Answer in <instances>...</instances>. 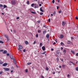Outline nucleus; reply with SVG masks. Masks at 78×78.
Masks as SVG:
<instances>
[{"mask_svg": "<svg viewBox=\"0 0 78 78\" xmlns=\"http://www.w3.org/2000/svg\"><path fill=\"white\" fill-rule=\"evenodd\" d=\"M5 36L6 38H7V40L8 41H9V38L7 35H5Z\"/></svg>", "mask_w": 78, "mask_h": 78, "instance_id": "1", "label": "nucleus"}, {"mask_svg": "<svg viewBox=\"0 0 78 78\" xmlns=\"http://www.w3.org/2000/svg\"><path fill=\"white\" fill-rule=\"evenodd\" d=\"M11 3L12 5H16V1L15 0L11 1Z\"/></svg>", "mask_w": 78, "mask_h": 78, "instance_id": "2", "label": "nucleus"}, {"mask_svg": "<svg viewBox=\"0 0 78 78\" xmlns=\"http://www.w3.org/2000/svg\"><path fill=\"white\" fill-rule=\"evenodd\" d=\"M4 69L5 71H9V68H4Z\"/></svg>", "mask_w": 78, "mask_h": 78, "instance_id": "3", "label": "nucleus"}, {"mask_svg": "<svg viewBox=\"0 0 78 78\" xmlns=\"http://www.w3.org/2000/svg\"><path fill=\"white\" fill-rule=\"evenodd\" d=\"M66 22H64V21L62 22V26H64V25H66Z\"/></svg>", "mask_w": 78, "mask_h": 78, "instance_id": "4", "label": "nucleus"}, {"mask_svg": "<svg viewBox=\"0 0 78 78\" xmlns=\"http://www.w3.org/2000/svg\"><path fill=\"white\" fill-rule=\"evenodd\" d=\"M59 37L60 38H61V39H62V38H63V37H64V35L61 34L60 35Z\"/></svg>", "mask_w": 78, "mask_h": 78, "instance_id": "5", "label": "nucleus"}, {"mask_svg": "<svg viewBox=\"0 0 78 78\" xmlns=\"http://www.w3.org/2000/svg\"><path fill=\"white\" fill-rule=\"evenodd\" d=\"M19 49H22V48H23L22 46L21 45H19Z\"/></svg>", "mask_w": 78, "mask_h": 78, "instance_id": "6", "label": "nucleus"}, {"mask_svg": "<svg viewBox=\"0 0 78 78\" xmlns=\"http://www.w3.org/2000/svg\"><path fill=\"white\" fill-rule=\"evenodd\" d=\"M42 48L43 50V51H44V50H45V47L44 46H43L42 47Z\"/></svg>", "mask_w": 78, "mask_h": 78, "instance_id": "7", "label": "nucleus"}, {"mask_svg": "<svg viewBox=\"0 0 78 78\" xmlns=\"http://www.w3.org/2000/svg\"><path fill=\"white\" fill-rule=\"evenodd\" d=\"M7 65H8V63H5L3 64L2 66H7Z\"/></svg>", "mask_w": 78, "mask_h": 78, "instance_id": "8", "label": "nucleus"}, {"mask_svg": "<svg viewBox=\"0 0 78 78\" xmlns=\"http://www.w3.org/2000/svg\"><path fill=\"white\" fill-rule=\"evenodd\" d=\"M34 8H38V5H37V4H35Z\"/></svg>", "mask_w": 78, "mask_h": 78, "instance_id": "9", "label": "nucleus"}, {"mask_svg": "<svg viewBox=\"0 0 78 78\" xmlns=\"http://www.w3.org/2000/svg\"><path fill=\"white\" fill-rule=\"evenodd\" d=\"M63 53H64L63 55H66V50L65 49L64 50Z\"/></svg>", "mask_w": 78, "mask_h": 78, "instance_id": "10", "label": "nucleus"}, {"mask_svg": "<svg viewBox=\"0 0 78 78\" xmlns=\"http://www.w3.org/2000/svg\"><path fill=\"white\" fill-rule=\"evenodd\" d=\"M3 54H5L6 53H7V51H6V50L4 51L3 52Z\"/></svg>", "mask_w": 78, "mask_h": 78, "instance_id": "11", "label": "nucleus"}, {"mask_svg": "<svg viewBox=\"0 0 78 78\" xmlns=\"http://www.w3.org/2000/svg\"><path fill=\"white\" fill-rule=\"evenodd\" d=\"M10 57L12 59H13V56H12V55H10Z\"/></svg>", "mask_w": 78, "mask_h": 78, "instance_id": "12", "label": "nucleus"}, {"mask_svg": "<svg viewBox=\"0 0 78 78\" xmlns=\"http://www.w3.org/2000/svg\"><path fill=\"white\" fill-rule=\"evenodd\" d=\"M38 3L39 4V3H41V4H43V2H40V1H38Z\"/></svg>", "mask_w": 78, "mask_h": 78, "instance_id": "13", "label": "nucleus"}, {"mask_svg": "<svg viewBox=\"0 0 78 78\" xmlns=\"http://www.w3.org/2000/svg\"><path fill=\"white\" fill-rule=\"evenodd\" d=\"M25 43L26 44V45H28V41H25Z\"/></svg>", "mask_w": 78, "mask_h": 78, "instance_id": "14", "label": "nucleus"}, {"mask_svg": "<svg viewBox=\"0 0 78 78\" xmlns=\"http://www.w3.org/2000/svg\"><path fill=\"white\" fill-rule=\"evenodd\" d=\"M30 12H31V13H32V14H36V12H33L32 11H30Z\"/></svg>", "mask_w": 78, "mask_h": 78, "instance_id": "15", "label": "nucleus"}, {"mask_svg": "<svg viewBox=\"0 0 78 78\" xmlns=\"http://www.w3.org/2000/svg\"><path fill=\"white\" fill-rule=\"evenodd\" d=\"M40 10L41 11V12H44V10H42V8H41L40 9Z\"/></svg>", "mask_w": 78, "mask_h": 78, "instance_id": "16", "label": "nucleus"}, {"mask_svg": "<svg viewBox=\"0 0 78 78\" xmlns=\"http://www.w3.org/2000/svg\"><path fill=\"white\" fill-rule=\"evenodd\" d=\"M27 66H28V65H30V64H31V62H28L27 64Z\"/></svg>", "mask_w": 78, "mask_h": 78, "instance_id": "17", "label": "nucleus"}, {"mask_svg": "<svg viewBox=\"0 0 78 78\" xmlns=\"http://www.w3.org/2000/svg\"><path fill=\"white\" fill-rule=\"evenodd\" d=\"M71 53H73V54L75 55V52H74V51L71 50Z\"/></svg>", "mask_w": 78, "mask_h": 78, "instance_id": "18", "label": "nucleus"}, {"mask_svg": "<svg viewBox=\"0 0 78 78\" xmlns=\"http://www.w3.org/2000/svg\"><path fill=\"white\" fill-rule=\"evenodd\" d=\"M8 8V7H7V6H6V5H4L3 9H4V8Z\"/></svg>", "mask_w": 78, "mask_h": 78, "instance_id": "19", "label": "nucleus"}, {"mask_svg": "<svg viewBox=\"0 0 78 78\" xmlns=\"http://www.w3.org/2000/svg\"><path fill=\"white\" fill-rule=\"evenodd\" d=\"M62 12V10H61V9H60L59 11H58V12L59 13H61Z\"/></svg>", "mask_w": 78, "mask_h": 78, "instance_id": "20", "label": "nucleus"}, {"mask_svg": "<svg viewBox=\"0 0 78 78\" xmlns=\"http://www.w3.org/2000/svg\"><path fill=\"white\" fill-rule=\"evenodd\" d=\"M28 70L27 69L25 70V72L26 73H27V72H28Z\"/></svg>", "mask_w": 78, "mask_h": 78, "instance_id": "21", "label": "nucleus"}, {"mask_svg": "<svg viewBox=\"0 0 78 78\" xmlns=\"http://www.w3.org/2000/svg\"><path fill=\"white\" fill-rule=\"evenodd\" d=\"M46 37H47V38H49V34H48L46 35Z\"/></svg>", "mask_w": 78, "mask_h": 78, "instance_id": "22", "label": "nucleus"}, {"mask_svg": "<svg viewBox=\"0 0 78 78\" xmlns=\"http://www.w3.org/2000/svg\"><path fill=\"white\" fill-rule=\"evenodd\" d=\"M61 45H64V43L62 42H61Z\"/></svg>", "mask_w": 78, "mask_h": 78, "instance_id": "23", "label": "nucleus"}, {"mask_svg": "<svg viewBox=\"0 0 78 78\" xmlns=\"http://www.w3.org/2000/svg\"><path fill=\"white\" fill-rule=\"evenodd\" d=\"M3 64V62L1 61V60L0 61V64Z\"/></svg>", "mask_w": 78, "mask_h": 78, "instance_id": "24", "label": "nucleus"}, {"mask_svg": "<svg viewBox=\"0 0 78 78\" xmlns=\"http://www.w3.org/2000/svg\"><path fill=\"white\" fill-rule=\"evenodd\" d=\"M45 33H46V31H44L43 32V34H45Z\"/></svg>", "mask_w": 78, "mask_h": 78, "instance_id": "25", "label": "nucleus"}, {"mask_svg": "<svg viewBox=\"0 0 78 78\" xmlns=\"http://www.w3.org/2000/svg\"><path fill=\"white\" fill-rule=\"evenodd\" d=\"M65 65H63L62 66V67L63 69H65Z\"/></svg>", "mask_w": 78, "mask_h": 78, "instance_id": "26", "label": "nucleus"}, {"mask_svg": "<svg viewBox=\"0 0 78 78\" xmlns=\"http://www.w3.org/2000/svg\"><path fill=\"white\" fill-rule=\"evenodd\" d=\"M31 6H32V7H34V3L32 4H31Z\"/></svg>", "mask_w": 78, "mask_h": 78, "instance_id": "27", "label": "nucleus"}, {"mask_svg": "<svg viewBox=\"0 0 78 78\" xmlns=\"http://www.w3.org/2000/svg\"><path fill=\"white\" fill-rule=\"evenodd\" d=\"M37 32L38 33H41V30H37Z\"/></svg>", "mask_w": 78, "mask_h": 78, "instance_id": "28", "label": "nucleus"}, {"mask_svg": "<svg viewBox=\"0 0 78 78\" xmlns=\"http://www.w3.org/2000/svg\"><path fill=\"white\" fill-rule=\"evenodd\" d=\"M76 70L77 71H78V67H76Z\"/></svg>", "mask_w": 78, "mask_h": 78, "instance_id": "29", "label": "nucleus"}, {"mask_svg": "<svg viewBox=\"0 0 78 78\" xmlns=\"http://www.w3.org/2000/svg\"><path fill=\"white\" fill-rule=\"evenodd\" d=\"M70 63H71L73 65H75V63H74L70 61Z\"/></svg>", "mask_w": 78, "mask_h": 78, "instance_id": "30", "label": "nucleus"}, {"mask_svg": "<svg viewBox=\"0 0 78 78\" xmlns=\"http://www.w3.org/2000/svg\"><path fill=\"white\" fill-rule=\"evenodd\" d=\"M40 47H42V43H41L40 44Z\"/></svg>", "mask_w": 78, "mask_h": 78, "instance_id": "31", "label": "nucleus"}, {"mask_svg": "<svg viewBox=\"0 0 78 78\" xmlns=\"http://www.w3.org/2000/svg\"><path fill=\"white\" fill-rule=\"evenodd\" d=\"M46 53V51L44 52L42 54V55H45V53Z\"/></svg>", "mask_w": 78, "mask_h": 78, "instance_id": "32", "label": "nucleus"}, {"mask_svg": "<svg viewBox=\"0 0 78 78\" xmlns=\"http://www.w3.org/2000/svg\"><path fill=\"white\" fill-rule=\"evenodd\" d=\"M46 70H48V67H46Z\"/></svg>", "mask_w": 78, "mask_h": 78, "instance_id": "33", "label": "nucleus"}, {"mask_svg": "<svg viewBox=\"0 0 78 78\" xmlns=\"http://www.w3.org/2000/svg\"><path fill=\"white\" fill-rule=\"evenodd\" d=\"M27 5H29L30 4V2H29V1H28L27 2Z\"/></svg>", "mask_w": 78, "mask_h": 78, "instance_id": "34", "label": "nucleus"}, {"mask_svg": "<svg viewBox=\"0 0 78 78\" xmlns=\"http://www.w3.org/2000/svg\"><path fill=\"white\" fill-rule=\"evenodd\" d=\"M0 43H1V44H3L4 42L2 41H0Z\"/></svg>", "mask_w": 78, "mask_h": 78, "instance_id": "35", "label": "nucleus"}, {"mask_svg": "<svg viewBox=\"0 0 78 78\" xmlns=\"http://www.w3.org/2000/svg\"><path fill=\"white\" fill-rule=\"evenodd\" d=\"M53 14L54 15H55V14H56V12L54 11L53 13Z\"/></svg>", "mask_w": 78, "mask_h": 78, "instance_id": "36", "label": "nucleus"}, {"mask_svg": "<svg viewBox=\"0 0 78 78\" xmlns=\"http://www.w3.org/2000/svg\"><path fill=\"white\" fill-rule=\"evenodd\" d=\"M68 44H70V41H68Z\"/></svg>", "mask_w": 78, "mask_h": 78, "instance_id": "37", "label": "nucleus"}, {"mask_svg": "<svg viewBox=\"0 0 78 78\" xmlns=\"http://www.w3.org/2000/svg\"><path fill=\"white\" fill-rule=\"evenodd\" d=\"M14 61V64H16V60H14V61Z\"/></svg>", "mask_w": 78, "mask_h": 78, "instance_id": "38", "label": "nucleus"}, {"mask_svg": "<svg viewBox=\"0 0 78 78\" xmlns=\"http://www.w3.org/2000/svg\"><path fill=\"white\" fill-rule=\"evenodd\" d=\"M2 51H3V50L2 49V50H0V52H2Z\"/></svg>", "mask_w": 78, "mask_h": 78, "instance_id": "39", "label": "nucleus"}, {"mask_svg": "<svg viewBox=\"0 0 78 78\" xmlns=\"http://www.w3.org/2000/svg\"><path fill=\"white\" fill-rule=\"evenodd\" d=\"M75 19H77V20H78V17H77V16H76Z\"/></svg>", "mask_w": 78, "mask_h": 78, "instance_id": "40", "label": "nucleus"}, {"mask_svg": "<svg viewBox=\"0 0 78 78\" xmlns=\"http://www.w3.org/2000/svg\"><path fill=\"white\" fill-rule=\"evenodd\" d=\"M60 60H61V61H62V62H64L63 61V59L60 58Z\"/></svg>", "mask_w": 78, "mask_h": 78, "instance_id": "41", "label": "nucleus"}, {"mask_svg": "<svg viewBox=\"0 0 78 78\" xmlns=\"http://www.w3.org/2000/svg\"><path fill=\"white\" fill-rule=\"evenodd\" d=\"M18 50H19L20 51H22V50L20 49H19V48H18Z\"/></svg>", "mask_w": 78, "mask_h": 78, "instance_id": "42", "label": "nucleus"}, {"mask_svg": "<svg viewBox=\"0 0 78 78\" xmlns=\"http://www.w3.org/2000/svg\"><path fill=\"white\" fill-rule=\"evenodd\" d=\"M40 15H42L43 14V13H42V12H41L40 13Z\"/></svg>", "mask_w": 78, "mask_h": 78, "instance_id": "43", "label": "nucleus"}, {"mask_svg": "<svg viewBox=\"0 0 78 78\" xmlns=\"http://www.w3.org/2000/svg\"><path fill=\"white\" fill-rule=\"evenodd\" d=\"M57 60V62H58V61H59V58H57L56 59Z\"/></svg>", "mask_w": 78, "mask_h": 78, "instance_id": "44", "label": "nucleus"}, {"mask_svg": "<svg viewBox=\"0 0 78 78\" xmlns=\"http://www.w3.org/2000/svg\"><path fill=\"white\" fill-rule=\"evenodd\" d=\"M37 23H41V21H37Z\"/></svg>", "mask_w": 78, "mask_h": 78, "instance_id": "45", "label": "nucleus"}, {"mask_svg": "<svg viewBox=\"0 0 78 78\" xmlns=\"http://www.w3.org/2000/svg\"><path fill=\"white\" fill-rule=\"evenodd\" d=\"M3 6V5L2 4H0V7H2Z\"/></svg>", "mask_w": 78, "mask_h": 78, "instance_id": "46", "label": "nucleus"}, {"mask_svg": "<svg viewBox=\"0 0 78 78\" xmlns=\"http://www.w3.org/2000/svg\"><path fill=\"white\" fill-rule=\"evenodd\" d=\"M67 76L68 78H69L70 76L69 74H68V75H67Z\"/></svg>", "mask_w": 78, "mask_h": 78, "instance_id": "47", "label": "nucleus"}, {"mask_svg": "<svg viewBox=\"0 0 78 78\" xmlns=\"http://www.w3.org/2000/svg\"><path fill=\"white\" fill-rule=\"evenodd\" d=\"M36 37H38V34H37L36 35Z\"/></svg>", "mask_w": 78, "mask_h": 78, "instance_id": "48", "label": "nucleus"}, {"mask_svg": "<svg viewBox=\"0 0 78 78\" xmlns=\"http://www.w3.org/2000/svg\"><path fill=\"white\" fill-rule=\"evenodd\" d=\"M23 52H25V51H26V50L25 49H24L23 50Z\"/></svg>", "mask_w": 78, "mask_h": 78, "instance_id": "49", "label": "nucleus"}, {"mask_svg": "<svg viewBox=\"0 0 78 78\" xmlns=\"http://www.w3.org/2000/svg\"><path fill=\"white\" fill-rule=\"evenodd\" d=\"M48 22L49 23L50 22V19H48Z\"/></svg>", "mask_w": 78, "mask_h": 78, "instance_id": "50", "label": "nucleus"}, {"mask_svg": "<svg viewBox=\"0 0 78 78\" xmlns=\"http://www.w3.org/2000/svg\"><path fill=\"white\" fill-rule=\"evenodd\" d=\"M41 39H43V38H44V37L42 36L41 37Z\"/></svg>", "mask_w": 78, "mask_h": 78, "instance_id": "51", "label": "nucleus"}, {"mask_svg": "<svg viewBox=\"0 0 78 78\" xmlns=\"http://www.w3.org/2000/svg\"><path fill=\"white\" fill-rule=\"evenodd\" d=\"M52 3H55V0H53L52 1Z\"/></svg>", "mask_w": 78, "mask_h": 78, "instance_id": "52", "label": "nucleus"}, {"mask_svg": "<svg viewBox=\"0 0 78 78\" xmlns=\"http://www.w3.org/2000/svg\"><path fill=\"white\" fill-rule=\"evenodd\" d=\"M43 27H46V28H47V27H46V26H45V25Z\"/></svg>", "mask_w": 78, "mask_h": 78, "instance_id": "53", "label": "nucleus"}, {"mask_svg": "<svg viewBox=\"0 0 78 78\" xmlns=\"http://www.w3.org/2000/svg\"><path fill=\"white\" fill-rule=\"evenodd\" d=\"M13 31H14V33H16V30H14Z\"/></svg>", "mask_w": 78, "mask_h": 78, "instance_id": "54", "label": "nucleus"}, {"mask_svg": "<svg viewBox=\"0 0 78 78\" xmlns=\"http://www.w3.org/2000/svg\"><path fill=\"white\" fill-rule=\"evenodd\" d=\"M42 6V4H39V6Z\"/></svg>", "mask_w": 78, "mask_h": 78, "instance_id": "55", "label": "nucleus"}, {"mask_svg": "<svg viewBox=\"0 0 78 78\" xmlns=\"http://www.w3.org/2000/svg\"><path fill=\"white\" fill-rule=\"evenodd\" d=\"M7 56H9V54H7L6 55Z\"/></svg>", "mask_w": 78, "mask_h": 78, "instance_id": "56", "label": "nucleus"}, {"mask_svg": "<svg viewBox=\"0 0 78 78\" xmlns=\"http://www.w3.org/2000/svg\"><path fill=\"white\" fill-rule=\"evenodd\" d=\"M2 73H3V72H2V71L0 72V74H2Z\"/></svg>", "mask_w": 78, "mask_h": 78, "instance_id": "57", "label": "nucleus"}, {"mask_svg": "<svg viewBox=\"0 0 78 78\" xmlns=\"http://www.w3.org/2000/svg\"><path fill=\"white\" fill-rule=\"evenodd\" d=\"M59 6H57V9H58V8H59Z\"/></svg>", "mask_w": 78, "mask_h": 78, "instance_id": "58", "label": "nucleus"}, {"mask_svg": "<svg viewBox=\"0 0 78 78\" xmlns=\"http://www.w3.org/2000/svg\"><path fill=\"white\" fill-rule=\"evenodd\" d=\"M71 39H73V37H71Z\"/></svg>", "mask_w": 78, "mask_h": 78, "instance_id": "59", "label": "nucleus"}, {"mask_svg": "<svg viewBox=\"0 0 78 78\" xmlns=\"http://www.w3.org/2000/svg\"><path fill=\"white\" fill-rule=\"evenodd\" d=\"M19 19V17H17L16 18V19Z\"/></svg>", "mask_w": 78, "mask_h": 78, "instance_id": "60", "label": "nucleus"}, {"mask_svg": "<svg viewBox=\"0 0 78 78\" xmlns=\"http://www.w3.org/2000/svg\"><path fill=\"white\" fill-rule=\"evenodd\" d=\"M11 73H12V72H13V70H12L11 71Z\"/></svg>", "mask_w": 78, "mask_h": 78, "instance_id": "61", "label": "nucleus"}, {"mask_svg": "<svg viewBox=\"0 0 78 78\" xmlns=\"http://www.w3.org/2000/svg\"><path fill=\"white\" fill-rule=\"evenodd\" d=\"M76 56H78V53L76 54Z\"/></svg>", "mask_w": 78, "mask_h": 78, "instance_id": "62", "label": "nucleus"}, {"mask_svg": "<svg viewBox=\"0 0 78 78\" xmlns=\"http://www.w3.org/2000/svg\"><path fill=\"white\" fill-rule=\"evenodd\" d=\"M36 44V41H34V44Z\"/></svg>", "mask_w": 78, "mask_h": 78, "instance_id": "63", "label": "nucleus"}, {"mask_svg": "<svg viewBox=\"0 0 78 78\" xmlns=\"http://www.w3.org/2000/svg\"><path fill=\"white\" fill-rule=\"evenodd\" d=\"M53 48H52L51 49V51H53Z\"/></svg>", "mask_w": 78, "mask_h": 78, "instance_id": "64", "label": "nucleus"}]
</instances>
